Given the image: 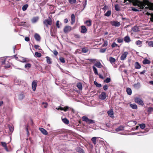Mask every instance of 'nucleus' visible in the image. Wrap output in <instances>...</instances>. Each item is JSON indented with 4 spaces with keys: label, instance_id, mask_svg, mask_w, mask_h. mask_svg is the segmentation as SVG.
<instances>
[{
    "label": "nucleus",
    "instance_id": "nucleus-18",
    "mask_svg": "<svg viewBox=\"0 0 153 153\" xmlns=\"http://www.w3.org/2000/svg\"><path fill=\"white\" fill-rule=\"evenodd\" d=\"M39 19L38 16L33 17L31 19V22L33 23H35L38 21Z\"/></svg>",
    "mask_w": 153,
    "mask_h": 153
},
{
    "label": "nucleus",
    "instance_id": "nucleus-42",
    "mask_svg": "<svg viewBox=\"0 0 153 153\" xmlns=\"http://www.w3.org/2000/svg\"><path fill=\"white\" fill-rule=\"evenodd\" d=\"M24 96L23 94H20L19 95V100H21L24 98Z\"/></svg>",
    "mask_w": 153,
    "mask_h": 153
},
{
    "label": "nucleus",
    "instance_id": "nucleus-1",
    "mask_svg": "<svg viewBox=\"0 0 153 153\" xmlns=\"http://www.w3.org/2000/svg\"><path fill=\"white\" fill-rule=\"evenodd\" d=\"M128 1L129 2H132L134 6H137L138 9L132 8V10L137 12L140 10L139 9H149L153 10V3H151L146 0H124V2Z\"/></svg>",
    "mask_w": 153,
    "mask_h": 153
},
{
    "label": "nucleus",
    "instance_id": "nucleus-44",
    "mask_svg": "<svg viewBox=\"0 0 153 153\" xmlns=\"http://www.w3.org/2000/svg\"><path fill=\"white\" fill-rule=\"evenodd\" d=\"M111 81V79L109 78H107L106 79L104 80V82L106 83L110 82Z\"/></svg>",
    "mask_w": 153,
    "mask_h": 153
},
{
    "label": "nucleus",
    "instance_id": "nucleus-12",
    "mask_svg": "<svg viewBox=\"0 0 153 153\" xmlns=\"http://www.w3.org/2000/svg\"><path fill=\"white\" fill-rule=\"evenodd\" d=\"M81 32L82 33H85L87 32V29L84 26H82L81 27Z\"/></svg>",
    "mask_w": 153,
    "mask_h": 153
},
{
    "label": "nucleus",
    "instance_id": "nucleus-13",
    "mask_svg": "<svg viewBox=\"0 0 153 153\" xmlns=\"http://www.w3.org/2000/svg\"><path fill=\"white\" fill-rule=\"evenodd\" d=\"M56 109H57L58 110H63L65 111H66L68 110V109H69V107L68 106H66L64 108L60 107L58 108H56Z\"/></svg>",
    "mask_w": 153,
    "mask_h": 153
},
{
    "label": "nucleus",
    "instance_id": "nucleus-35",
    "mask_svg": "<svg viewBox=\"0 0 153 153\" xmlns=\"http://www.w3.org/2000/svg\"><path fill=\"white\" fill-rule=\"evenodd\" d=\"M35 56L36 57H41L42 55L40 53L36 52L35 53Z\"/></svg>",
    "mask_w": 153,
    "mask_h": 153
},
{
    "label": "nucleus",
    "instance_id": "nucleus-21",
    "mask_svg": "<svg viewBox=\"0 0 153 153\" xmlns=\"http://www.w3.org/2000/svg\"><path fill=\"white\" fill-rule=\"evenodd\" d=\"M98 137H93L91 139V140L94 144H96L97 143L96 140Z\"/></svg>",
    "mask_w": 153,
    "mask_h": 153
},
{
    "label": "nucleus",
    "instance_id": "nucleus-29",
    "mask_svg": "<svg viewBox=\"0 0 153 153\" xmlns=\"http://www.w3.org/2000/svg\"><path fill=\"white\" fill-rule=\"evenodd\" d=\"M133 86L134 88H138L140 87V84L139 82H138L137 83L134 84Z\"/></svg>",
    "mask_w": 153,
    "mask_h": 153
},
{
    "label": "nucleus",
    "instance_id": "nucleus-49",
    "mask_svg": "<svg viewBox=\"0 0 153 153\" xmlns=\"http://www.w3.org/2000/svg\"><path fill=\"white\" fill-rule=\"evenodd\" d=\"M148 45L150 47H153V42L152 41L149 42L148 43Z\"/></svg>",
    "mask_w": 153,
    "mask_h": 153
},
{
    "label": "nucleus",
    "instance_id": "nucleus-43",
    "mask_svg": "<svg viewBox=\"0 0 153 153\" xmlns=\"http://www.w3.org/2000/svg\"><path fill=\"white\" fill-rule=\"evenodd\" d=\"M68 1L71 4H73L76 3V0H69Z\"/></svg>",
    "mask_w": 153,
    "mask_h": 153
},
{
    "label": "nucleus",
    "instance_id": "nucleus-56",
    "mask_svg": "<svg viewBox=\"0 0 153 153\" xmlns=\"http://www.w3.org/2000/svg\"><path fill=\"white\" fill-rule=\"evenodd\" d=\"M108 9V7L106 5H105L102 8V9L104 11H106Z\"/></svg>",
    "mask_w": 153,
    "mask_h": 153
},
{
    "label": "nucleus",
    "instance_id": "nucleus-31",
    "mask_svg": "<svg viewBox=\"0 0 153 153\" xmlns=\"http://www.w3.org/2000/svg\"><path fill=\"white\" fill-rule=\"evenodd\" d=\"M124 129V128L123 127L120 126L118 128H116L115 129V131H116L118 132L119 131H122Z\"/></svg>",
    "mask_w": 153,
    "mask_h": 153
},
{
    "label": "nucleus",
    "instance_id": "nucleus-24",
    "mask_svg": "<svg viewBox=\"0 0 153 153\" xmlns=\"http://www.w3.org/2000/svg\"><path fill=\"white\" fill-rule=\"evenodd\" d=\"M130 106L133 109H136L137 108V105L135 104H130Z\"/></svg>",
    "mask_w": 153,
    "mask_h": 153
},
{
    "label": "nucleus",
    "instance_id": "nucleus-64",
    "mask_svg": "<svg viewBox=\"0 0 153 153\" xmlns=\"http://www.w3.org/2000/svg\"><path fill=\"white\" fill-rule=\"evenodd\" d=\"M98 75L99 76V77H100V78L102 79H104V77H103V76L101 74H98Z\"/></svg>",
    "mask_w": 153,
    "mask_h": 153
},
{
    "label": "nucleus",
    "instance_id": "nucleus-3",
    "mask_svg": "<svg viewBox=\"0 0 153 153\" xmlns=\"http://www.w3.org/2000/svg\"><path fill=\"white\" fill-rule=\"evenodd\" d=\"M43 23L47 27H48V25H51L52 24V21L51 18L49 17V19H45L43 22Z\"/></svg>",
    "mask_w": 153,
    "mask_h": 153
},
{
    "label": "nucleus",
    "instance_id": "nucleus-23",
    "mask_svg": "<svg viewBox=\"0 0 153 153\" xmlns=\"http://www.w3.org/2000/svg\"><path fill=\"white\" fill-rule=\"evenodd\" d=\"M96 67L100 68L102 67V65L101 63L99 62H97L94 65Z\"/></svg>",
    "mask_w": 153,
    "mask_h": 153
},
{
    "label": "nucleus",
    "instance_id": "nucleus-14",
    "mask_svg": "<svg viewBox=\"0 0 153 153\" xmlns=\"http://www.w3.org/2000/svg\"><path fill=\"white\" fill-rule=\"evenodd\" d=\"M124 40L126 42L129 43L131 41L130 37L127 36L124 38Z\"/></svg>",
    "mask_w": 153,
    "mask_h": 153
},
{
    "label": "nucleus",
    "instance_id": "nucleus-28",
    "mask_svg": "<svg viewBox=\"0 0 153 153\" xmlns=\"http://www.w3.org/2000/svg\"><path fill=\"white\" fill-rule=\"evenodd\" d=\"M77 87L79 90H82V85L81 83H78L77 84Z\"/></svg>",
    "mask_w": 153,
    "mask_h": 153
},
{
    "label": "nucleus",
    "instance_id": "nucleus-37",
    "mask_svg": "<svg viewBox=\"0 0 153 153\" xmlns=\"http://www.w3.org/2000/svg\"><path fill=\"white\" fill-rule=\"evenodd\" d=\"M82 51L84 53H86L88 51V49L85 48H83L82 49Z\"/></svg>",
    "mask_w": 153,
    "mask_h": 153
},
{
    "label": "nucleus",
    "instance_id": "nucleus-26",
    "mask_svg": "<svg viewBox=\"0 0 153 153\" xmlns=\"http://www.w3.org/2000/svg\"><path fill=\"white\" fill-rule=\"evenodd\" d=\"M135 44L137 45L139 47H140L142 44V42L138 40L135 42Z\"/></svg>",
    "mask_w": 153,
    "mask_h": 153
},
{
    "label": "nucleus",
    "instance_id": "nucleus-39",
    "mask_svg": "<svg viewBox=\"0 0 153 153\" xmlns=\"http://www.w3.org/2000/svg\"><path fill=\"white\" fill-rule=\"evenodd\" d=\"M94 83L96 86L98 87H100L102 86L101 85V84L98 83L97 82L94 81Z\"/></svg>",
    "mask_w": 153,
    "mask_h": 153
},
{
    "label": "nucleus",
    "instance_id": "nucleus-27",
    "mask_svg": "<svg viewBox=\"0 0 153 153\" xmlns=\"http://www.w3.org/2000/svg\"><path fill=\"white\" fill-rule=\"evenodd\" d=\"M46 59L47 62L48 64H51L52 62L51 61V59L48 56H46Z\"/></svg>",
    "mask_w": 153,
    "mask_h": 153
},
{
    "label": "nucleus",
    "instance_id": "nucleus-60",
    "mask_svg": "<svg viewBox=\"0 0 153 153\" xmlns=\"http://www.w3.org/2000/svg\"><path fill=\"white\" fill-rule=\"evenodd\" d=\"M25 40L27 42H28L30 40L29 38L28 37H26L25 38Z\"/></svg>",
    "mask_w": 153,
    "mask_h": 153
},
{
    "label": "nucleus",
    "instance_id": "nucleus-62",
    "mask_svg": "<svg viewBox=\"0 0 153 153\" xmlns=\"http://www.w3.org/2000/svg\"><path fill=\"white\" fill-rule=\"evenodd\" d=\"M88 60L90 61L91 62H93L96 61V59H88Z\"/></svg>",
    "mask_w": 153,
    "mask_h": 153
},
{
    "label": "nucleus",
    "instance_id": "nucleus-36",
    "mask_svg": "<svg viewBox=\"0 0 153 153\" xmlns=\"http://www.w3.org/2000/svg\"><path fill=\"white\" fill-rule=\"evenodd\" d=\"M153 111V108L152 107H149L148 108V112L149 114L151 113Z\"/></svg>",
    "mask_w": 153,
    "mask_h": 153
},
{
    "label": "nucleus",
    "instance_id": "nucleus-51",
    "mask_svg": "<svg viewBox=\"0 0 153 153\" xmlns=\"http://www.w3.org/2000/svg\"><path fill=\"white\" fill-rule=\"evenodd\" d=\"M108 45V42L107 41H105L104 42V43L102 45V47H104L105 46H106Z\"/></svg>",
    "mask_w": 153,
    "mask_h": 153
},
{
    "label": "nucleus",
    "instance_id": "nucleus-57",
    "mask_svg": "<svg viewBox=\"0 0 153 153\" xmlns=\"http://www.w3.org/2000/svg\"><path fill=\"white\" fill-rule=\"evenodd\" d=\"M53 53L55 56L57 55L58 54V52L56 50L53 51Z\"/></svg>",
    "mask_w": 153,
    "mask_h": 153
},
{
    "label": "nucleus",
    "instance_id": "nucleus-7",
    "mask_svg": "<svg viewBox=\"0 0 153 153\" xmlns=\"http://www.w3.org/2000/svg\"><path fill=\"white\" fill-rule=\"evenodd\" d=\"M106 97V94L105 92H102L101 94L99 95V98L101 100H105Z\"/></svg>",
    "mask_w": 153,
    "mask_h": 153
},
{
    "label": "nucleus",
    "instance_id": "nucleus-15",
    "mask_svg": "<svg viewBox=\"0 0 153 153\" xmlns=\"http://www.w3.org/2000/svg\"><path fill=\"white\" fill-rule=\"evenodd\" d=\"M76 150L79 153H85L84 150L79 147H78L76 148Z\"/></svg>",
    "mask_w": 153,
    "mask_h": 153
},
{
    "label": "nucleus",
    "instance_id": "nucleus-48",
    "mask_svg": "<svg viewBox=\"0 0 153 153\" xmlns=\"http://www.w3.org/2000/svg\"><path fill=\"white\" fill-rule=\"evenodd\" d=\"M120 22H118L117 21H115V27H119L120 26Z\"/></svg>",
    "mask_w": 153,
    "mask_h": 153
},
{
    "label": "nucleus",
    "instance_id": "nucleus-61",
    "mask_svg": "<svg viewBox=\"0 0 153 153\" xmlns=\"http://www.w3.org/2000/svg\"><path fill=\"white\" fill-rule=\"evenodd\" d=\"M151 15V17L150 18V20L151 21L153 22V13L150 14Z\"/></svg>",
    "mask_w": 153,
    "mask_h": 153
},
{
    "label": "nucleus",
    "instance_id": "nucleus-8",
    "mask_svg": "<svg viewBox=\"0 0 153 153\" xmlns=\"http://www.w3.org/2000/svg\"><path fill=\"white\" fill-rule=\"evenodd\" d=\"M128 53L127 52H124L122 54L120 57V59L122 60H124L126 57Z\"/></svg>",
    "mask_w": 153,
    "mask_h": 153
},
{
    "label": "nucleus",
    "instance_id": "nucleus-45",
    "mask_svg": "<svg viewBox=\"0 0 153 153\" xmlns=\"http://www.w3.org/2000/svg\"><path fill=\"white\" fill-rule=\"evenodd\" d=\"M31 66V65L30 63H27L25 65V67L26 68H29Z\"/></svg>",
    "mask_w": 153,
    "mask_h": 153
},
{
    "label": "nucleus",
    "instance_id": "nucleus-22",
    "mask_svg": "<svg viewBox=\"0 0 153 153\" xmlns=\"http://www.w3.org/2000/svg\"><path fill=\"white\" fill-rule=\"evenodd\" d=\"M126 92L128 94L131 95L132 94V90L130 88H126Z\"/></svg>",
    "mask_w": 153,
    "mask_h": 153
},
{
    "label": "nucleus",
    "instance_id": "nucleus-58",
    "mask_svg": "<svg viewBox=\"0 0 153 153\" xmlns=\"http://www.w3.org/2000/svg\"><path fill=\"white\" fill-rule=\"evenodd\" d=\"M117 41L119 43H120L123 42V39H118Z\"/></svg>",
    "mask_w": 153,
    "mask_h": 153
},
{
    "label": "nucleus",
    "instance_id": "nucleus-20",
    "mask_svg": "<svg viewBox=\"0 0 153 153\" xmlns=\"http://www.w3.org/2000/svg\"><path fill=\"white\" fill-rule=\"evenodd\" d=\"M85 24L87 26L90 27L91 25V20H87L85 22Z\"/></svg>",
    "mask_w": 153,
    "mask_h": 153
},
{
    "label": "nucleus",
    "instance_id": "nucleus-32",
    "mask_svg": "<svg viewBox=\"0 0 153 153\" xmlns=\"http://www.w3.org/2000/svg\"><path fill=\"white\" fill-rule=\"evenodd\" d=\"M62 120L63 122L66 124H68L69 123V121L67 118L62 119Z\"/></svg>",
    "mask_w": 153,
    "mask_h": 153
},
{
    "label": "nucleus",
    "instance_id": "nucleus-50",
    "mask_svg": "<svg viewBox=\"0 0 153 153\" xmlns=\"http://www.w3.org/2000/svg\"><path fill=\"white\" fill-rule=\"evenodd\" d=\"M120 7L118 6V5L115 4V10L117 11H119L120 10Z\"/></svg>",
    "mask_w": 153,
    "mask_h": 153
},
{
    "label": "nucleus",
    "instance_id": "nucleus-53",
    "mask_svg": "<svg viewBox=\"0 0 153 153\" xmlns=\"http://www.w3.org/2000/svg\"><path fill=\"white\" fill-rule=\"evenodd\" d=\"M106 48H105V49H104V48L101 49H100V51L101 53H103L105 52V51H106Z\"/></svg>",
    "mask_w": 153,
    "mask_h": 153
},
{
    "label": "nucleus",
    "instance_id": "nucleus-11",
    "mask_svg": "<svg viewBox=\"0 0 153 153\" xmlns=\"http://www.w3.org/2000/svg\"><path fill=\"white\" fill-rule=\"evenodd\" d=\"M1 146L4 148V149L7 151L8 152L9 150L7 148V144L5 142H1Z\"/></svg>",
    "mask_w": 153,
    "mask_h": 153
},
{
    "label": "nucleus",
    "instance_id": "nucleus-46",
    "mask_svg": "<svg viewBox=\"0 0 153 153\" xmlns=\"http://www.w3.org/2000/svg\"><path fill=\"white\" fill-rule=\"evenodd\" d=\"M42 105H43V107L45 108H47L48 105V104L47 103L43 102L42 103Z\"/></svg>",
    "mask_w": 153,
    "mask_h": 153
},
{
    "label": "nucleus",
    "instance_id": "nucleus-19",
    "mask_svg": "<svg viewBox=\"0 0 153 153\" xmlns=\"http://www.w3.org/2000/svg\"><path fill=\"white\" fill-rule=\"evenodd\" d=\"M71 24H73L75 22V16L74 14H72L71 15Z\"/></svg>",
    "mask_w": 153,
    "mask_h": 153
},
{
    "label": "nucleus",
    "instance_id": "nucleus-30",
    "mask_svg": "<svg viewBox=\"0 0 153 153\" xmlns=\"http://www.w3.org/2000/svg\"><path fill=\"white\" fill-rule=\"evenodd\" d=\"M92 68H93V69L94 72L95 74V75H98L97 70V69L94 66H93Z\"/></svg>",
    "mask_w": 153,
    "mask_h": 153
},
{
    "label": "nucleus",
    "instance_id": "nucleus-63",
    "mask_svg": "<svg viewBox=\"0 0 153 153\" xmlns=\"http://www.w3.org/2000/svg\"><path fill=\"white\" fill-rule=\"evenodd\" d=\"M28 126L27 125V126L26 127V132H27V134L28 135L29 132V131H28Z\"/></svg>",
    "mask_w": 153,
    "mask_h": 153
},
{
    "label": "nucleus",
    "instance_id": "nucleus-34",
    "mask_svg": "<svg viewBox=\"0 0 153 153\" xmlns=\"http://www.w3.org/2000/svg\"><path fill=\"white\" fill-rule=\"evenodd\" d=\"M61 25V23L59 22V21H57L56 23V25L57 27L58 28H59Z\"/></svg>",
    "mask_w": 153,
    "mask_h": 153
},
{
    "label": "nucleus",
    "instance_id": "nucleus-25",
    "mask_svg": "<svg viewBox=\"0 0 153 153\" xmlns=\"http://www.w3.org/2000/svg\"><path fill=\"white\" fill-rule=\"evenodd\" d=\"M143 63L144 64H149L150 63V61L147 59H145L143 61Z\"/></svg>",
    "mask_w": 153,
    "mask_h": 153
},
{
    "label": "nucleus",
    "instance_id": "nucleus-38",
    "mask_svg": "<svg viewBox=\"0 0 153 153\" xmlns=\"http://www.w3.org/2000/svg\"><path fill=\"white\" fill-rule=\"evenodd\" d=\"M28 7V5L27 4H26L23 6L22 7V10L23 11H25L26 10L27 8Z\"/></svg>",
    "mask_w": 153,
    "mask_h": 153
},
{
    "label": "nucleus",
    "instance_id": "nucleus-6",
    "mask_svg": "<svg viewBox=\"0 0 153 153\" xmlns=\"http://www.w3.org/2000/svg\"><path fill=\"white\" fill-rule=\"evenodd\" d=\"M37 84V83L36 80H33L32 82V87L34 91H35L36 89Z\"/></svg>",
    "mask_w": 153,
    "mask_h": 153
},
{
    "label": "nucleus",
    "instance_id": "nucleus-33",
    "mask_svg": "<svg viewBox=\"0 0 153 153\" xmlns=\"http://www.w3.org/2000/svg\"><path fill=\"white\" fill-rule=\"evenodd\" d=\"M111 13V11L110 10H108L105 14L104 15L105 16H110Z\"/></svg>",
    "mask_w": 153,
    "mask_h": 153
},
{
    "label": "nucleus",
    "instance_id": "nucleus-41",
    "mask_svg": "<svg viewBox=\"0 0 153 153\" xmlns=\"http://www.w3.org/2000/svg\"><path fill=\"white\" fill-rule=\"evenodd\" d=\"M109 61L111 63H113L115 62V59L112 57H110L109 58Z\"/></svg>",
    "mask_w": 153,
    "mask_h": 153
},
{
    "label": "nucleus",
    "instance_id": "nucleus-47",
    "mask_svg": "<svg viewBox=\"0 0 153 153\" xmlns=\"http://www.w3.org/2000/svg\"><path fill=\"white\" fill-rule=\"evenodd\" d=\"M59 60L61 62L63 63H64L65 62L64 59L62 57H60L59 58Z\"/></svg>",
    "mask_w": 153,
    "mask_h": 153
},
{
    "label": "nucleus",
    "instance_id": "nucleus-10",
    "mask_svg": "<svg viewBox=\"0 0 153 153\" xmlns=\"http://www.w3.org/2000/svg\"><path fill=\"white\" fill-rule=\"evenodd\" d=\"M108 116L110 117L113 118L114 116V112L112 109H111L109 111H108L107 112Z\"/></svg>",
    "mask_w": 153,
    "mask_h": 153
},
{
    "label": "nucleus",
    "instance_id": "nucleus-52",
    "mask_svg": "<svg viewBox=\"0 0 153 153\" xmlns=\"http://www.w3.org/2000/svg\"><path fill=\"white\" fill-rule=\"evenodd\" d=\"M20 61L22 62H27L26 59L24 58H22Z\"/></svg>",
    "mask_w": 153,
    "mask_h": 153
},
{
    "label": "nucleus",
    "instance_id": "nucleus-17",
    "mask_svg": "<svg viewBox=\"0 0 153 153\" xmlns=\"http://www.w3.org/2000/svg\"><path fill=\"white\" fill-rule=\"evenodd\" d=\"M34 38L36 41H40L41 39L40 36L37 33H36L35 34Z\"/></svg>",
    "mask_w": 153,
    "mask_h": 153
},
{
    "label": "nucleus",
    "instance_id": "nucleus-16",
    "mask_svg": "<svg viewBox=\"0 0 153 153\" xmlns=\"http://www.w3.org/2000/svg\"><path fill=\"white\" fill-rule=\"evenodd\" d=\"M134 67L136 69H139L141 67V65L138 62H136L134 64Z\"/></svg>",
    "mask_w": 153,
    "mask_h": 153
},
{
    "label": "nucleus",
    "instance_id": "nucleus-2",
    "mask_svg": "<svg viewBox=\"0 0 153 153\" xmlns=\"http://www.w3.org/2000/svg\"><path fill=\"white\" fill-rule=\"evenodd\" d=\"M82 120L88 124H93L95 123V121L93 120L89 119L86 116H83L82 117Z\"/></svg>",
    "mask_w": 153,
    "mask_h": 153
},
{
    "label": "nucleus",
    "instance_id": "nucleus-4",
    "mask_svg": "<svg viewBox=\"0 0 153 153\" xmlns=\"http://www.w3.org/2000/svg\"><path fill=\"white\" fill-rule=\"evenodd\" d=\"M135 101L138 104L143 105L144 104L143 101L139 98H136L135 99Z\"/></svg>",
    "mask_w": 153,
    "mask_h": 153
},
{
    "label": "nucleus",
    "instance_id": "nucleus-54",
    "mask_svg": "<svg viewBox=\"0 0 153 153\" xmlns=\"http://www.w3.org/2000/svg\"><path fill=\"white\" fill-rule=\"evenodd\" d=\"M103 89L105 91L108 89V86L107 85H104L103 87Z\"/></svg>",
    "mask_w": 153,
    "mask_h": 153
},
{
    "label": "nucleus",
    "instance_id": "nucleus-55",
    "mask_svg": "<svg viewBox=\"0 0 153 153\" xmlns=\"http://www.w3.org/2000/svg\"><path fill=\"white\" fill-rule=\"evenodd\" d=\"M34 47L36 49H38L39 50H40L41 49L39 48L40 46L39 45H34Z\"/></svg>",
    "mask_w": 153,
    "mask_h": 153
},
{
    "label": "nucleus",
    "instance_id": "nucleus-9",
    "mask_svg": "<svg viewBox=\"0 0 153 153\" xmlns=\"http://www.w3.org/2000/svg\"><path fill=\"white\" fill-rule=\"evenodd\" d=\"M39 129L43 134L45 135H47L48 134V132L45 129L42 128H39Z\"/></svg>",
    "mask_w": 153,
    "mask_h": 153
},
{
    "label": "nucleus",
    "instance_id": "nucleus-5",
    "mask_svg": "<svg viewBox=\"0 0 153 153\" xmlns=\"http://www.w3.org/2000/svg\"><path fill=\"white\" fill-rule=\"evenodd\" d=\"M71 30V26H66L64 28V32L65 33H67L70 31Z\"/></svg>",
    "mask_w": 153,
    "mask_h": 153
},
{
    "label": "nucleus",
    "instance_id": "nucleus-40",
    "mask_svg": "<svg viewBox=\"0 0 153 153\" xmlns=\"http://www.w3.org/2000/svg\"><path fill=\"white\" fill-rule=\"evenodd\" d=\"M139 126L142 129H144L146 127L145 124L143 123L140 124Z\"/></svg>",
    "mask_w": 153,
    "mask_h": 153
},
{
    "label": "nucleus",
    "instance_id": "nucleus-59",
    "mask_svg": "<svg viewBox=\"0 0 153 153\" xmlns=\"http://www.w3.org/2000/svg\"><path fill=\"white\" fill-rule=\"evenodd\" d=\"M136 28H137V27H133L132 28V30H133V31H134L136 32L137 30V29Z\"/></svg>",
    "mask_w": 153,
    "mask_h": 153
}]
</instances>
